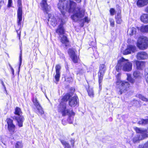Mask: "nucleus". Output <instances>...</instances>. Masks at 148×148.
<instances>
[{
    "mask_svg": "<svg viewBox=\"0 0 148 148\" xmlns=\"http://www.w3.org/2000/svg\"><path fill=\"white\" fill-rule=\"evenodd\" d=\"M58 6L64 18L59 19L60 24L56 31V32L59 35L64 34V29L63 25L66 21V17L65 16L66 12H73V14L71 16L72 19L75 22L81 21L83 23L81 24V27H83L84 22L88 23L90 21V19L87 16L82 19L84 15L85 10L84 9L77 7L76 3L72 1L60 0Z\"/></svg>",
    "mask_w": 148,
    "mask_h": 148,
    "instance_id": "obj_1",
    "label": "nucleus"
},
{
    "mask_svg": "<svg viewBox=\"0 0 148 148\" xmlns=\"http://www.w3.org/2000/svg\"><path fill=\"white\" fill-rule=\"evenodd\" d=\"M70 96L69 94L67 93L63 97L58 107V110L59 112L62 114L63 116L68 115L70 116L68 120L70 123H71L73 121V118L71 116H74L75 113L72 110L70 111L67 108V101Z\"/></svg>",
    "mask_w": 148,
    "mask_h": 148,
    "instance_id": "obj_2",
    "label": "nucleus"
},
{
    "mask_svg": "<svg viewBox=\"0 0 148 148\" xmlns=\"http://www.w3.org/2000/svg\"><path fill=\"white\" fill-rule=\"evenodd\" d=\"M121 74L120 73H119L116 76L117 91L118 94L120 95L127 91L130 87L128 82L121 80Z\"/></svg>",
    "mask_w": 148,
    "mask_h": 148,
    "instance_id": "obj_3",
    "label": "nucleus"
},
{
    "mask_svg": "<svg viewBox=\"0 0 148 148\" xmlns=\"http://www.w3.org/2000/svg\"><path fill=\"white\" fill-rule=\"evenodd\" d=\"M132 63L128 60L122 58L118 61L116 68L117 71L122 70L125 71L129 72L132 70Z\"/></svg>",
    "mask_w": 148,
    "mask_h": 148,
    "instance_id": "obj_4",
    "label": "nucleus"
},
{
    "mask_svg": "<svg viewBox=\"0 0 148 148\" xmlns=\"http://www.w3.org/2000/svg\"><path fill=\"white\" fill-rule=\"evenodd\" d=\"M134 129L137 133L140 134L135 136L133 138L134 143L138 142L140 140L144 139L146 137H148L147 130L142 128L134 127Z\"/></svg>",
    "mask_w": 148,
    "mask_h": 148,
    "instance_id": "obj_5",
    "label": "nucleus"
},
{
    "mask_svg": "<svg viewBox=\"0 0 148 148\" xmlns=\"http://www.w3.org/2000/svg\"><path fill=\"white\" fill-rule=\"evenodd\" d=\"M14 113L16 115L14 116L13 119L16 121L17 124L19 127H22L24 118L22 115L21 109L18 107L16 108Z\"/></svg>",
    "mask_w": 148,
    "mask_h": 148,
    "instance_id": "obj_6",
    "label": "nucleus"
},
{
    "mask_svg": "<svg viewBox=\"0 0 148 148\" xmlns=\"http://www.w3.org/2000/svg\"><path fill=\"white\" fill-rule=\"evenodd\" d=\"M137 47L140 49L144 50L147 48L148 46V39L146 37L140 38L137 43Z\"/></svg>",
    "mask_w": 148,
    "mask_h": 148,
    "instance_id": "obj_7",
    "label": "nucleus"
},
{
    "mask_svg": "<svg viewBox=\"0 0 148 148\" xmlns=\"http://www.w3.org/2000/svg\"><path fill=\"white\" fill-rule=\"evenodd\" d=\"M18 4L19 5V7H18L17 11V24L18 28L19 29H20L21 28V21L22 20V8L21 7V1L20 0H18Z\"/></svg>",
    "mask_w": 148,
    "mask_h": 148,
    "instance_id": "obj_8",
    "label": "nucleus"
},
{
    "mask_svg": "<svg viewBox=\"0 0 148 148\" xmlns=\"http://www.w3.org/2000/svg\"><path fill=\"white\" fill-rule=\"evenodd\" d=\"M33 101L34 105L36 108V113L38 115H42L44 113V112L37 99L36 98H34Z\"/></svg>",
    "mask_w": 148,
    "mask_h": 148,
    "instance_id": "obj_9",
    "label": "nucleus"
},
{
    "mask_svg": "<svg viewBox=\"0 0 148 148\" xmlns=\"http://www.w3.org/2000/svg\"><path fill=\"white\" fill-rule=\"evenodd\" d=\"M68 53L73 62L75 63H77L79 59L76 54L74 50L72 49H69Z\"/></svg>",
    "mask_w": 148,
    "mask_h": 148,
    "instance_id": "obj_10",
    "label": "nucleus"
},
{
    "mask_svg": "<svg viewBox=\"0 0 148 148\" xmlns=\"http://www.w3.org/2000/svg\"><path fill=\"white\" fill-rule=\"evenodd\" d=\"M7 121L9 131L11 133H13L15 130V126L13 123L12 120L8 118L7 119Z\"/></svg>",
    "mask_w": 148,
    "mask_h": 148,
    "instance_id": "obj_11",
    "label": "nucleus"
},
{
    "mask_svg": "<svg viewBox=\"0 0 148 148\" xmlns=\"http://www.w3.org/2000/svg\"><path fill=\"white\" fill-rule=\"evenodd\" d=\"M40 6L42 9L47 13L50 11L51 8L50 6L47 5L46 0H42L40 3Z\"/></svg>",
    "mask_w": 148,
    "mask_h": 148,
    "instance_id": "obj_12",
    "label": "nucleus"
},
{
    "mask_svg": "<svg viewBox=\"0 0 148 148\" xmlns=\"http://www.w3.org/2000/svg\"><path fill=\"white\" fill-rule=\"evenodd\" d=\"M136 47L131 45H128L127 48L123 52L124 55H127L131 53L132 52L134 53L136 51Z\"/></svg>",
    "mask_w": 148,
    "mask_h": 148,
    "instance_id": "obj_13",
    "label": "nucleus"
},
{
    "mask_svg": "<svg viewBox=\"0 0 148 148\" xmlns=\"http://www.w3.org/2000/svg\"><path fill=\"white\" fill-rule=\"evenodd\" d=\"M136 58L139 60H144L148 58V55L146 52L142 51L138 52L136 55Z\"/></svg>",
    "mask_w": 148,
    "mask_h": 148,
    "instance_id": "obj_14",
    "label": "nucleus"
},
{
    "mask_svg": "<svg viewBox=\"0 0 148 148\" xmlns=\"http://www.w3.org/2000/svg\"><path fill=\"white\" fill-rule=\"evenodd\" d=\"M78 99L77 96H74L69 100V105L71 107H75L78 104Z\"/></svg>",
    "mask_w": 148,
    "mask_h": 148,
    "instance_id": "obj_15",
    "label": "nucleus"
},
{
    "mask_svg": "<svg viewBox=\"0 0 148 148\" xmlns=\"http://www.w3.org/2000/svg\"><path fill=\"white\" fill-rule=\"evenodd\" d=\"M49 18L48 21L49 22L50 24L52 26H55L57 24V21L56 18L52 16L51 14H48Z\"/></svg>",
    "mask_w": 148,
    "mask_h": 148,
    "instance_id": "obj_16",
    "label": "nucleus"
},
{
    "mask_svg": "<svg viewBox=\"0 0 148 148\" xmlns=\"http://www.w3.org/2000/svg\"><path fill=\"white\" fill-rule=\"evenodd\" d=\"M139 28L138 27H131L128 29L127 31L128 34L130 36L135 35L136 33L137 30H138Z\"/></svg>",
    "mask_w": 148,
    "mask_h": 148,
    "instance_id": "obj_17",
    "label": "nucleus"
},
{
    "mask_svg": "<svg viewBox=\"0 0 148 148\" xmlns=\"http://www.w3.org/2000/svg\"><path fill=\"white\" fill-rule=\"evenodd\" d=\"M56 74L55 76V78L57 82L59 80L60 77V71L61 69V66L60 65H56L55 67Z\"/></svg>",
    "mask_w": 148,
    "mask_h": 148,
    "instance_id": "obj_18",
    "label": "nucleus"
},
{
    "mask_svg": "<svg viewBox=\"0 0 148 148\" xmlns=\"http://www.w3.org/2000/svg\"><path fill=\"white\" fill-rule=\"evenodd\" d=\"M137 69L138 70L142 69L145 66V62L143 61H135Z\"/></svg>",
    "mask_w": 148,
    "mask_h": 148,
    "instance_id": "obj_19",
    "label": "nucleus"
},
{
    "mask_svg": "<svg viewBox=\"0 0 148 148\" xmlns=\"http://www.w3.org/2000/svg\"><path fill=\"white\" fill-rule=\"evenodd\" d=\"M148 3V0H138L137 2V5L139 7H143Z\"/></svg>",
    "mask_w": 148,
    "mask_h": 148,
    "instance_id": "obj_20",
    "label": "nucleus"
},
{
    "mask_svg": "<svg viewBox=\"0 0 148 148\" xmlns=\"http://www.w3.org/2000/svg\"><path fill=\"white\" fill-rule=\"evenodd\" d=\"M121 11L118 10L117 13V16H115L116 22L118 24L121 23L122 21L121 19Z\"/></svg>",
    "mask_w": 148,
    "mask_h": 148,
    "instance_id": "obj_21",
    "label": "nucleus"
},
{
    "mask_svg": "<svg viewBox=\"0 0 148 148\" xmlns=\"http://www.w3.org/2000/svg\"><path fill=\"white\" fill-rule=\"evenodd\" d=\"M140 20L142 22L145 23H148V14H144L140 16Z\"/></svg>",
    "mask_w": 148,
    "mask_h": 148,
    "instance_id": "obj_22",
    "label": "nucleus"
},
{
    "mask_svg": "<svg viewBox=\"0 0 148 148\" xmlns=\"http://www.w3.org/2000/svg\"><path fill=\"white\" fill-rule=\"evenodd\" d=\"M106 70V68L105 65L104 64L100 65L99 67V74H103Z\"/></svg>",
    "mask_w": 148,
    "mask_h": 148,
    "instance_id": "obj_23",
    "label": "nucleus"
},
{
    "mask_svg": "<svg viewBox=\"0 0 148 148\" xmlns=\"http://www.w3.org/2000/svg\"><path fill=\"white\" fill-rule=\"evenodd\" d=\"M134 77L136 79H139L141 78L142 74L138 71H135L133 73Z\"/></svg>",
    "mask_w": 148,
    "mask_h": 148,
    "instance_id": "obj_24",
    "label": "nucleus"
},
{
    "mask_svg": "<svg viewBox=\"0 0 148 148\" xmlns=\"http://www.w3.org/2000/svg\"><path fill=\"white\" fill-rule=\"evenodd\" d=\"M138 123L139 124H141L143 125H145L147 124H148V119H141L138 121ZM147 128L148 130V127Z\"/></svg>",
    "mask_w": 148,
    "mask_h": 148,
    "instance_id": "obj_25",
    "label": "nucleus"
},
{
    "mask_svg": "<svg viewBox=\"0 0 148 148\" xmlns=\"http://www.w3.org/2000/svg\"><path fill=\"white\" fill-rule=\"evenodd\" d=\"M140 30L143 32L148 33V25L142 26L140 28Z\"/></svg>",
    "mask_w": 148,
    "mask_h": 148,
    "instance_id": "obj_26",
    "label": "nucleus"
},
{
    "mask_svg": "<svg viewBox=\"0 0 148 148\" xmlns=\"http://www.w3.org/2000/svg\"><path fill=\"white\" fill-rule=\"evenodd\" d=\"M103 75V74H99V73H98L99 83V88L100 90H101V83L102 82Z\"/></svg>",
    "mask_w": 148,
    "mask_h": 148,
    "instance_id": "obj_27",
    "label": "nucleus"
},
{
    "mask_svg": "<svg viewBox=\"0 0 148 148\" xmlns=\"http://www.w3.org/2000/svg\"><path fill=\"white\" fill-rule=\"evenodd\" d=\"M60 41L63 44H66L68 42V41L66 37L64 35H63L61 37Z\"/></svg>",
    "mask_w": 148,
    "mask_h": 148,
    "instance_id": "obj_28",
    "label": "nucleus"
},
{
    "mask_svg": "<svg viewBox=\"0 0 148 148\" xmlns=\"http://www.w3.org/2000/svg\"><path fill=\"white\" fill-rule=\"evenodd\" d=\"M60 141L62 145L64 146V148H71L69 144L65 141L62 140Z\"/></svg>",
    "mask_w": 148,
    "mask_h": 148,
    "instance_id": "obj_29",
    "label": "nucleus"
},
{
    "mask_svg": "<svg viewBox=\"0 0 148 148\" xmlns=\"http://www.w3.org/2000/svg\"><path fill=\"white\" fill-rule=\"evenodd\" d=\"M23 143L21 141L17 142L15 145V148H23Z\"/></svg>",
    "mask_w": 148,
    "mask_h": 148,
    "instance_id": "obj_30",
    "label": "nucleus"
},
{
    "mask_svg": "<svg viewBox=\"0 0 148 148\" xmlns=\"http://www.w3.org/2000/svg\"><path fill=\"white\" fill-rule=\"evenodd\" d=\"M127 80L129 81L130 83H133L134 82V80L132 78L131 75L129 73H127Z\"/></svg>",
    "mask_w": 148,
    "mask_h": 148,
    "instance_id": "obj_31",
    "label": "nucleus"
},
{
    "mask_svg": "<svg viewBox=\"0 0 148 148\" xmlns=\"http://www.w3.org/2000/svg\"><path fill=\"white\" fill-rule=\"evenodd\" d=\"M88 93V95L91 97H94V93L93 90L92 88H89L87 90Z\"/></svg>",
    "mask_w": 148,
    "mask_h": 148,
    "instance_id": "obj_32",
    "label": "nucleus"
},
{
    "mask_svg": "<svg viewBox=\"0 0 148 148\" xmlns=\"http://www.w3.org/2000/svg\"><path fill=\"white\" fill-rule=\"evenodd\" d=\"M19 66L18 67V72L20 71V68L22 62V50L21 51V53H20V56H19Z\"/></svg>",
    "mask_w": 148,
    "mask_h": 148,
    "instance_id": "obj_33",
    "label": "nucleus"
},
{
    "mask_svg": "<svg viewBox=\"0 0 148 148\" xmlns=\"http://www.w3.org/2000/svg\"><path fill=\"white\" fill-rule=\"evenodd\" d=\"M138 97L140 99H141L142 100L146 101H148V99L145 98L144 96H143L142 95L140 94L138 95Z\"/></svg>",
    "mask_w": 148,
    "mask_h": 148,
    "instance_id": "obj_34",
    "label": "nucleus"
},
{
    "mask_svg": "<svg viewBox=\"0 0 148 148\" xmlns=\"http://www.w3.org/2000/svg\"><path fill=\"white\" fill-rule=\"evenodd\" d=\"M109 21L110 23V26L112 27H114V20L113 18H110Z\"/></svg>",
    "mask_w": 148,
    "mask_h": 148,
    "instance_id": "obj_35",
    "label": "nucleus"
},
{
    "mask_svg": "<svg viewBox=\"0 0 148 148\" xmlns=\"http://www.w3.org/2000/svg\"><path fill=\"white\" fill-rule=\"evenodd\" d=\"M139 148H148V141L143 145H139Z\"/></svg>",
    "mask_w": 148,
    "mask_h": 148,
    "instance_id": "obj_36",
    "label": "nucleus"
},
{
    "mask_svg": "<svg viewBox=\"0 0 148 148\" xmlns=\"http://www.w3.org/2000/svg\"><path fill=\"white\" fill-rule=\"evenodd\" d=\"M110 15L111 16H113L115 13V10L112 8H111L110 9Z\"/></svg>",
    "mask_w": 148,
    "mask_h": 148,
    "instance_id": "obj_37",
    "label": "nucleus"
},
{
    "mask_svg": "<svg viewBox=\"0 0 148 148\" xmlns=\"http://www.w3.org/2000/svg\"><path fill=\"white\" fill-rule=\"evenodd\" d=\"M70 141L72 146H74L75 143L74 139H71Z\"/></svg>",
    "mask_w": 148,
    "mask_h": 148,
    "instance_id": "obj_38",
    "label": "nucleus"
},
{
    "mask_svg": "<svg viewBox=\"0 0 148 148\" xmlns=\"http://www.w3.org/2000/svg\"><path fill=\"white\" fill-rule=\"evenodd\" d=\"M12 3V0H8V6L9 7H10L11 6Z\"/></svg>",
    "mask_w": 148,
    "mask_h": 148,
    "instance_id": "obj_39",
    "label": "nucleus"
},
{
    "mask_svg": "<svg viewBox=\"0 0 148 148\" xmlns=\"http://www.w3.org/2000/svg\"><path fill=\"white\" fill-rule=\"evenodd\" d=\"M145 78L146 82L148 83V73L146 75Z\"/></svg>",
    "mask_w": 148,
    "mask_h": 148,
    "instance_id": "obj_40",
    "label": "nucleus"
},
{
    "mask_svg": "<svg viewBox=\"0 0 148 148\" xmlns=\"http://www.w3.org/2000/svg\"><path fill=\"white\" fill-rule=\"evenodd\" d=\"M84 70H80L79 72V73L81 74H82L83 73H84Z\"/></svg>",
    "mask_w": 148,
    "mask_h": 148,
    "instance_id": "obj_41",
    "label": "nucleus"
},
{
    "mask_svg": "<svg viewBox=\"0 0 148 148\" xmlns=\"http://www.w3.org/2000/svg\"><path fill=\"white\" fill-rule=\"evenodd\" d=\"M11 71H12V73L13 74H14V69L12 67H11Z\"/></svg>",
    "mask_w": 148,
    "mask_h": 148,
    "instance_id": "obj_42",
    "label": "nucleus"
},
{
    "mask_svg": "<svg viewBox=\"0 0 148 148\" xmlns=\"http://www.w3.org/2000/svg\"><path fill=\"white\" fill-rule=\"evenodd\" d=\"M145 11L146 12L148 13V6L145 9Z\"/></svg>",
    "mask_w": 148,
    "mask_h": 148,
    "instance_id": "obj_43",
    "label": "nucleus"
},
{
    "mask_svg": "<svg viewBox=\"0 0 148 148\" xmlns=\"http://www.w3.org/2000/svg\"><path fill=\"white\" fill-rule=\"evenodd\" d=\"M77 3H79L81 2V0H75Z\"/></svg>",
    "mask_w": 148,
    "mask_h": 148,
    "instance_id": "obj_44",
    "label": "nucleus"
},
{
    "mask_svg": "<svg viewBox=\"0 0 148 148\" xmlns=\"http://www.w3.org/2000/svg\"><path fill=\"white\" fill-rule=\"evenodd\" d=\"M2 84L3 85V86H4V88H5V86L4 85V83H3V82H2Z\"/></svg>",
    "mask_w": 148,
    "mask_h": 148,
    "instance_id": "obj_45",
    "label": "nucleus"
},
{
    "mask_svg": "<svg viewBox=\"0 0 148 148\" xmlns=\"http://www.w3.org/2000/svg\"><path fill=\"white\" fill-rule=\"evenodd\" d=\"M18 36H19V39H20V34H19V35H18Z\"/></svg>",
    "mask_w": 148,
    "mask_h": 148,
    "instance_id": "obj_46",
    "label": "nucleus"
},
{
    "mask_svg": "<svg viewBox=\"0 0 148 148\" xmlns=\"http://www.w3.org/2000/svg\"><path fill=\"white\" fill-rule=\"evenodd\" d=\"M130 39H128V43L129 42V41H130Z\"/></svg>",
    "mask_w": 148,
    "mask_h": 148,
    "instance_id": "obj_47",
    "label": "nucleus"
},
{
    "mask_svg": "<svg viewBox=\"0 0 148 148\" xmlns=\"http://www.w3.org/2000/svg\"><path fill=\"white\" fill-rule=\"evenodd\" d=\"M16 32H17V34H18V30H16Z\"/></svg>",
    "mask_w": 148,
    "mask_h": 148,
    "instance_id": "obj_48",
    "label": "nucleus"
}]
</instances>
